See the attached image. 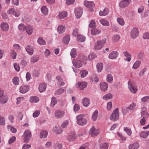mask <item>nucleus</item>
I'll use <instances>...</instances> for the list:
<instances>
[{"instance_id":"c756f323","label":"nucleus","mask_w":149,"mask_h":149,"mask_svg":"<svg viewBox=\"0 0 149 149\" xmlns=\"http://www.w3.org/2000/svg\"><path fill=\"white\" fill-rule=\"evenodd\" d=\"M39 100L38 97L36 96L31 97L30 99V101L31 102L37 103Z\"/></svg>"},{"instance_id":"5701e85b","label":"nucleus","mask_w":149,"mask_h":149,"mask_svg":"<svg viewBox=\"0 0 149 149\" xmlns=\"http://www.w3.org/2000/svg\"><path fill=\"white\" fill-rule=\"evenodd\" d=\"M101 32V30L97 29H91V33L92 35H95L99 34Z\"/></svg>"},{"instance_id":"39448f33","label":"nucleus","mask_w":149,"mask_h":149,"mask_svg":"<svg viewBox=\"0 0 149 149\" xmlns=\"http://www.w3.org/2000/svg\"><path fill=\"white\" fill-rule=\"evenodd\" d=\"M84 5L85 7L88 8L90 12L93 11V8L94 7L95 4L93 1L85 0L84 2Z\"/></svg>"},{"instance_id":"603ef678","label":"nucleus","mask_w":149,"mask_h":149,"mask_svg":"<svg viewBox=\"0 0 149 149\" xmlns=\"http://www.w3.org/2000/svg\"><path fill=\"white\" fill-rule=\"evenodd\" d=\"M81 76V77L84 78L86 77L88 74V72L86 70H81L80 72Z\"/></svg>"},{"instance_id":"6ab92c4d","label":"nucleus","mask_w":149,"mask_h":149,"mask_svg":"<svg viewBox=\"0 0 149 149\" xmlns=\"http://www.w3.org/2000/svg\"><path fill=\"white\" fill-rule=\"evenodd\" d=\"M139 147V144L137 142L134 143L129 146V149H138Z\"/></svg>"},{"instance_id":"5fc2aeb1","label":"nucleus","mask_w":149,"mask_h":149,"mask_svg":"<svg viewBox=\"0 0 149 149\" xmlns=\"http://www.w3.org/2000/svg\"><path fill=\"white\" fill-rule=\"evenodd\" d=\"M63 41L66 44H68L70 40V37L69 36H66L63 38Z\"/></svg>"},{"instance_id":"4468645a","label":"nucleus","mask_w":149,"mask_h":149,"mask_svg":"<svg viewBox=\"0 0 149 149\" xmlns=\"http://www.w3.org/2000/svg\"><path fill=\"white\" fill-rule=\"evenodd\" d=\"M26 30L27 33L29 35H30L32 34L33 28L32 26L30 25H27L26 27Z\"/></svg>"},{"instance_id":"c85d7f7f","label":"nucleus","mask_w":149,"mask_h":149,"mask_svg":"<svg viewBox=\"0 0 149 149\" xmlns=\"http://www.w3.org/2000/svg\"><path fill=\"white\" fill-rule=\"evenodd\" d=\"M65 29L64 26L62 25L59 26L58 27V31L60 34L64 32Z\"/></svg>"},{"instance_id":"69168bd1","label":"nucleus","mask_w":149,"mask_h":149,"mask_svg":"<svg viewBox=\"0 0 149 149\" xmlns=\"http://www.w3.org/2000/svg\"><path fill=\"white\" fill-rule=\"evenodd\" d=\"M73 109L74 111H78L80 109L79 105L77 104H75L74 106Z\"/></svg>"},{"instance_id":"7c9ffc66","label":"nucleus","mask_w":149,"mask_h":149,"mask_svg":"<svg viewBox=\"0 0 149 149\" xmlns=\"http://www.w3.org/2000/svg\"><path fill=\"white\" fill-rule=\"evenodd\" d=\"M109 146L108 144L107 143H102L100 146V149H108Z\"/></svg>"},{"instance_id":"864d4df0","label":"nucleus","mask_w":149,"mask_h":149,"mask_svg":"<svg viewBox=\"0 0 149 149\" xmlns=\"http://www.w3.org/2000/svg\"><path fill=\"white\" fill-rule=\"evenodd\" d=\"M13 84L15 85H18L19 83V79L18 77H15L13 79Z\"/></svg>"},{"instance_id":"a211bd4d","label":"nucleus","mask_w":149,"mask_h":149,"mask_svg":"<svg viewBox=\"0 0 149 149\" xmlns=\"http://www.w3.org/2000/svg\"><path fill=\"white\" fill-rule=\"evenodd\" d=\"M56 79L58 81L57 84L60 86H63L65 84V82L62 81L61 78L60 76H57L56 77Z\"/></svg>"},{"instance_id":"4c0bfd02","label":"nucleus","mask_w":149,"mask_h":149,"mask_svg":"<svg viewBox=\"0 0 149 149\" xmlns=\"http://www.w3.org/2000/svg\"><path fill=\"white\" fill-rule=\"evenodd\" d=\"M38 42L40 45H44L46 44L45 40L42 37H40L38 39Z\"/></svg>"},{"instance_id":"0e129e2a","label":"nucleus","mask_w":149,"mask_h":149,"mask_svg":"<svg viewBox=\"0 0 149 149\" xmlns=\"http://www.w3.org/2000/svg\"><path fill=\"white\" fill-rule=\"evenodd\" d=\"M88 146V144L86 143L82 145L79 149H87Z\"/></svg>"},{"instance_id":"2eb2a0df","label":"nucleus","mask_w":149,"mask_h":149,"mask_svg":"<svg viewBox=\"0 0 149 149\" xmlns=\"http://www.w3.org/2000/svg\"><path fill=\"white\" fill-rule=\"evenodd\" d=\"M83 105L85 107H88L90 104L91 101L90 99L87 97H84L82 100Z\"/></svg>"},{"instance_id":"680f3d73","label":"nucleus","mask_w":149,"mask_h":149,"mask_svg":"<svg viewBox=\"0 0 149 149\" xmlns=\"http://www.w3.org/2000/svg\"><path fill=\"white\" fill-rule=\"evenodd\" d=\"M53 130L57 134H60L62 132V130L60 128L56 130L54 128Z\"/></svg>"},{"instance_id":"de8ad7c7","label":"nucleus","mask_w":149,"mask_h":149,"mask_svg":"<svg viewBox=\"0 0 149 149\" xmlns=\"http://www.w3.org/2000/svg\"><path fill=\"white\" fill-rule=\"evenodd\" d=\"M18 28L20 31H24L26 30V27L24 24H20L18 25Z\"/></svg>"},{"instance_id":"6e6d98bb","label":"nucleus","mask_w":149,"mask_h":149,"mask_svg":"<svg viewBox=\"0 0 149 149\" xmlns=\"http://www.w3.org/2000/svg\"><path fill=\"white\" fill-rule=\"evenodd\" d=\"M112 97V95L111 94H107L103 97V99L104 100H108Z\"/></svg>"},{"instance_id":"ea45409f","label":"nucleus","mask_w":149,"mask_h":149,"mask_svg":"<svg viewBox=\"0 0 149 149\" xmlns=\"http://www.w3.org/2000/svg\"><path fill=\"white\" fill-rule=\"evenodd\" d=\"M64 90L62 88H60L56 90L55 92V94L58 95L61 94L64 92Z\"/></svg>"},{"instance_id":"f3484780","label":"nucleus","mask_w":149,"mask_h":149,"mask_svg":"<svg viewBox=\"0 0 149 149\" xmlns=\"http://www.w3.org/2000/svg\"><path fill=\"white\" fill-rule=\"evenodd\" d=\"M118 53L116 51H113L111 52L109 55V57L111 59H114L116 58L118 56Z\"/></svg>"},{"instance_id":"bb28decb","label":"nucleus","mask_w":149,"mask_h":149,"mask_svg":"<svg viewBox=\"0 0 149 149\" xmlns=\"http://www.w3.org/2000/svg\"><path fill=\"white\" fill-rule=\"evenodd\" d=\"M48 132L45 131L43 130L42 131L40 134V138H45L47 136Z\"/></svg>"},{"instance_id":"338daca9","label":"nucleus","mask_w":149,"mask_h":149,"mask_svg":"<svg viewBox=\"0 0 149 149\" xmlns=\"http://www.w3.org/2000/svg\"><path fill=\"white\" fill-rule=\"evenodd\" d=\"M16 139V137L15 136H13L10 138L8 141V143L10 144L13 142Z\"/></svg>"},{"instance_id":"c03bdc74","label":"nucleus","mask_w":149,"mask_h":149,"mask_svg":"<svg viewBox=\"0 0 149 149\" xmlns=\"http://www.w3.org/2000/svg\"><path fill=\"white\" fill-rule=\"evenodd\" d=\"M98 113V112L97 110H95L93 113L92 116V118L94 121H95L96 120Z\"/></svg>"},{"instance_id":"1a4fd4ad","label":"nucleus","mask_w":149,"mask_h":149,"mask_svg":"<svg viewBox=\"0 0 149 149\" xmlns=\"http://www.w3.org/2000/svg\"><path fill=\"white\" fill-rule=\"evenodd\" d=\"M75 13L76 17L79 18L81 17L83 13L81 7H79L75 9Z\"/></svg>"},{"instance_id":"37998d69","label":"nucleus","mask_w":149,"mask_h":149,"mask_svg":"<svg viewBox=\"0 0 149 149\" xmlns=\"http://www.w3.org/2000/svg\"><path fill=\"white\" fill-rule=\"evenodd\" d=\"M124 130L126 132L127 135L129 136H130L132 133L131 129L128 128L127 127H124Z\"/></svg>"},{"instance_id":"a19ab883","label":"nucleus","mask_w":149,"mask_h":149,"mask_svg":"<svg viewBox=\"0 0 149 149\" xmlns=\"http://www.w3.org/2000/svg\"><path fill=\"white\" fill-rule=\"evenodd\" d=\"M106 79L109 83H111L112 82L113 80V77L111 74H108L107 75Z\"/></svg>"},{"instance_id":"9b49d317","label":"nucleus","mask_w":149,"mask_h":149,"mask_svg":"<svg viewBox=\"0 0 149 149\" xmlns=\"http://www.w3.org/2000/svg\"><path fill=\"white\" fill-rule=\"evenodd\" d=\"M139 34V30L136 28H133L131 31V36L132 38L135 39L138 36Z\"/></svg>"},{"instance_id":"ddd939ff","label":"nucleus","mask_w":149,"mask_h":149,"mask_svg":"<svg viewBox=\"0 0 149 149\" xmlns=\"http://www.w3.org/2000/svg\"><path fill=\"white\" fill-rule=\"evenodd\" d=\"M29 90V86L27 85L22 86L19 88V91L22 93H25L27 92Z\"/></svg>"},{"instance_id":"774afa93","label":"nucleus","mask_w":149,"mask_h":149,"mask_svg":"<svg viewBox=\"0 0 149 149\" xmlns=\"http://www.w3.org/2000/svg\"><path fill=\"white\" fill-rule=\"evenodd\" d=\"M14 67L15 70L17 71H19L20 70V68L19 65L17 63L14 64Z\"/></svg>"},{"instance_id":"f704fd0d","label":"nucleus","mask_w":149,"mask_h":149,"mask_svg":"<svg viewBox=\"0 0 149 149\" xmlns=\"http://www.w3.org/2000/svg\"><path fill=\"white\" fill-rule=\"evenodd\" d=\"M141 61L139 60H137L134 63L132 68L134 69L137 68L140 66L141 64Z\"/></svg>"},{"instance_id":"72a5a7b5","label":"nucleus","mask_w":149,"mask_h":149,"mask_svg":"<svg viewBox=\"0 0 149 149\" xmlns=\"http://www.w3.org/2000/svg\"><path fill=\"white\" fill-rule=\"evenodd\" d=\"M86 38L84 36L80 35L78 36L77 37V39L80 42H84Z\"/></svg>"},{"instance_id":"0eeeda50","label":"nucleus","mask_w":149,"mask_h":149,"mask_svg":"<svg viewBox=\"0 0 149 149\" xmlns=\"http://www.w3.org/2000/svg\"><path fill=\"white\" fill-rule=\"evenodd\" d=\"M131 0H123L119 3V7L122 8L127 6L131 2Z\"/></svg>"},{"instance_id":"f8f14e48","label":"nucleus","mask_w":149,"mask_h":149,"mask_svg":"<svg viewBox=\"0 0 149 149\" xmlns=\"http://www.w3.org/2000/svg\"><path fill=\"white\" fill-rule=\"evenodd\" d=\"M87 83L85 82H78L76 84V86L77 88L79 87L81 90H83L87 86Z\"/></svg>"},{"instance_id":"6e6552de","label":"nucleus","mask_w":149,"mask_h":149,"mask_svg":"<svg viewBox=\"0 0 149 149\" xmlns=\"http://www.w3.org/2000/svg\"><path fill=\"white\" fill-rule=\"evenodd\" d=\"M64 114L65 113L63 111L59 110L56 111L54 113L55 117L57 119L62 118Z\"/></svg>"},{"instance_id":"4d7b16f0","label":"nucleus","mask_w":149,"mask_h":149,"mask_svg":"<svg viewBox=\"0 0 149 149\" xmlns=\"http://www.w3.org/2000/svg\"><path fill=\"white\" fill-rule=\"evenodd\" d=\"M136 106V104L132 103L129 106L127 107V108L130 110H132L135 108Z\"/></svg>"},{"instance_id":"bf43d9fd","label":"nucleus","mask_w":149,"mask_h":149,"mask_svg":"<svg viewBox=\"0 0 149 149\" xmlns=\"http://www.w3.org/2000/svg\"><path fill=\"white\" fill-rule=\"evenodd\" d=\"M78 30L77 28L74 29L73 31L72 34L74 36H78Z\"/></svg>"},{"instance_id":"e433bc0d","label":"nucleus","mask_w":149,"mask_h":149,"mask_svg":"<svg viewBox=\"0 0 149 149\" xmlns=\"http://www.w3.org/2000/svg\"><path fill=\"white\" fill-rule=\"evenodd\" d=\"M97 71L98 72L101 71L103 68V64L102 63H98L97 64Z\"/></svg>"},{"instance_id":"052dcab7","label":"nucleus","mask_w":149,"mask_h":149,"mask_svg":"<svg viewBox=\"0 0 149 149\" xmlns=\"http://www.w3.org/2000/svg\"><path fill=\"white\" fill-rule=\"evenodd\" d=\"M5 123V119L3 117L0 116V124L3 125Z\"/></svg>"},{"instance_id":"3c124183","label":"nucleus","mask_w":149,"mask_h":149,"mask_svg":"<svg viewBox=\"0 0 149 149\" xmlns=\"http://www.w3.org/2000/svg\"><path fill=\"white\" fill-rule=\"evenodd\" d=\"M57 102V101L55 97H53L52 98L51 105L52 107L54 106Z\"/></svg>"},{"instance_id":"393cba45","label":"nucleus","mask_w":149,"mask_h":149,"mask_svg":"<svg viewBox=\"0 0 149 149\" xmlns=\"http://www.w3.org/2000/svg\"><path fill=\"white\" fill-rule=\"evenodd\" d=\"M76 138L75 134L74 133H73L69 135L68 137V139L69 141H72L74 140Z\"/></svg>"},{"instance_id":"aec40b11","label":"nucleus","mask_w":149,"mask_h":149,"mask_svg":"<svg viewBox=\"0 0 149 149\" xmlns=\"http://www.w3.org/2000/svg\"><path fill=\"white\" fill-rule=\"evenodd\" d=\"M100 87L102 91H105L107 90L108 87V85L105 82L101 83Z\"/></svg>"},{"instance_id":"c9c22d12","label":"nucleus","mask_w":149,"mask_h":149,"mask_svg":"<svg viewBox=\"0 0 149 149\" xmlns=\"http://www.w3.org/2000/svg\"><path fill=\"white\" fill-rule=\"evenodd\" d=\"M149 135V131L143 132H141L140 134V136L143 138H146Z\"/></svg>"},{"instance_id":"a18cd8bd","label":"nucleus","mask_w":149,"mask_h":149,"mask_svg":"<svg viewBox=\"0 0 149 149\" xmlns=\"http://www.w3.org/2000/svg\"><path fill=\"white\" fill-rule=\"evenodd\" d=\"M96 57V55L93 52H91L88 56V58L89 60H91L94 59Z\"/></svg>"},{"instance_id":"9d476101","label":"nucleus","mask_w":149,"mask_h":149,"mask_svg":"<svg viewBox=\"0 0 149 149\" xmlns=\"http://www.w3.org/2000/svg\"><path fill=\"white\" fill-rule=\"evenodd\" d=\"M99 130L96 129L94 126L90 130L89 133L91 136L94 137L97 136L99 134Z\"/></svg>"},{"instance_id":"473e14b6","label":"nucleus","mask_w":149,"mask_h":149,"mask_svg":"<svg viewBox=\"0 0 149 149\" xmlns=\"http://www.w3.org/2000/svg\"><path fill=\"white\" fill-rule=\"evenodd\" d=\"M73 63L75 67L77 68H79L82 65L81 61L79 60L77 61L75 63L73 61Z\"/></svg>"},{"instance_id":"b1692460","label":"nucleus","mask_w":149,"mask_h":149,"mask_svg":"<svg viewBox=\"0 0 149 149\" xmlns=\"http://www.w3.org/2000/svg\"><path fill=\"white\" fill-rule=\"evenodd\" d=\"M109 10L107 8H105L103 11H100L99 12V15L100 16H104L108 14Z\"/></svg>"},{"instance_id":"13d9d810","label":"nucleus","mask_w":149,"mask_h":149,"mask_svg":"<svg viewBox=\"0 0 149 149\" xmlns=\"http://www.w3.org/2000/svg\"><path fill=\"white\" fill-rule=\"evenodd\" d=\"M89 26L91 28H95L96 26L95 21L93 20H92L89 24Z\"/></svg>"},{"instance_id":"f257e3e1","label":"nucleus","mask_w":149,"mask_h":149,"mask_svg":"<svg viewBox=\"0 0 149 149\" xmlns=\"http://www.w3.org/2000/svg\"><path fill=\"white\" fill-rule=\"evenodd\" d=\"M77 122L78 124L81 125H85L87 122V120L84 118V116L83 114H80L76 117Z\"/></svg>"},{"instance_id":"09e8293b","label":"nucleus","mask_w":149,"mask_h":149,"mask_svg":"<svg viewBox=\"0 0 149 149\" xmlns=\"http://www.w3.org/2000/svg\"><path fill=\"white\" fill-rule=\"evenodd\" d=\"M8 100V97L7 96H4L3 97L0 99V101L1 103L5 104L6 103Z\"/></svg>"},{"instance_id":"4be33fe9","label":"nucleus","mask_w":149,"mask_h":149,"mask_svg":"<svg viewBox=\"0 0 149 149\" xmlns=\"http://www.w3.org/2000/svg\"><path fill=\"white\" fill-rule=\"evenodd\" d=\"M2 29L4 31H7L8 30L9 26L8 24L6 23H3L1 25Z\"/></svg>"},{"instance_id":"2f4dec72","label":"nucleus","mask_w":149,"mask_h":149,"mask_svg":"<svg viewBox=\"0 0 149 149\" xmlns=\"http://www.w3.org/2000/svg\"><path fill=\"white\" fill-rule=\"evenodd\" d=\"M123 53L125 56L127 58L126 60L128 62H130L131 59V54L127 51L124 52Z\"/></svg>"},{"instance_id":"20e7f679","label":"nucleus","mask_w":149,"mask_h":149,"mask_svg":"<svg viewBox=\"0 0 149 149\" xmlns=\"http://www.w3.org/2000/svg\"><path fill=\"white\" fill-rule=\"evenodd\" d=\"M31 136V132L30 130H25L23 136L24 137V141L25 142H28Z\"/></svg>"},{"instance_id":"79ce46f5","label":"nucleus","mask_w":149,"mask_h":149,"mask_svg":"<svg viewBox=\"0 0 149 149\" xmlns=\"http://www.w3.org/2000/svg\"><path fill=\"white\" fill-rule=\"evenodd\" d=\"M70 55L72 57L74 58L76 56V50L75 49H72L70 53Z\"/></svg>"},{"instance_id":"8fccbe9b","label":"nucleus","mask_w":149,"mask_h":149,"mask_svg":"<svg viewBox=\"0 0 149 149\" xmlns=\"http://www.w3.org/2000/svg\"><path fill=\"white\" fill-rule=\"evenodd\" d=\"M10 54L11 57L13 59H15L16 58L17 54L14 50H11L10 52Z\"/></svg>"},{"instance_id":"423d86ee","label":"nucleus","mask_w":149,"mask_h":149,"mask_svg":"<svg viewBox=\"0 0 149 149\" xmlns=\"http://www.w3.org/2000/svg\"><path fill=\"white\" fill-rule=\"evenodd\" d=\"M128 88L131 92L135 93L137 91V89L135 85L132 82L129 81L128 82Z\"/></svg>"},{"instance_id":"58836bf2","label":"nucleus","mask_w":149,"mask_h":149,"mask_svg":"<svg viewBox=\"0 0 149 149\" xmlns=\"http://www.w3.org/2000/svg\"><path fill=\"white\" fill-rule=\"evenodd\" d=\"M100 22L103 25L105 26H108L109 25V22L105 19H100Z\"/></svg>"},{"instance_id":"49530a36","label":"nucleus","mask_w":149,"mask_h":149,"mask_svg":"<svg viewBox=\"0 0 149 149\" xmlns=\"http://www.w3.org/2000/svg\"><path fill=\"white\" fill-rule=\"evenodd\" d=\"M120 37L119 35H116L114 36L112 38V41L114 42L118 41L120 39Z\"/></svg>"},{"instance_id":"f03ea898","label":"nucleus","mask_w":149,"mask_h":149,"mask_svg":"<svg viewBox=\"0 0 149 149\" xmlns=\"http://www.w3.org/2000/svg\"><path fill=\"white\" fill-rule=\"evenodd\" d=\"M107 38H104L102 40L98 41L97 44L95 46V48L96 50H99L106 43Z\"/></svg>"},{"instance_id":"dca6fc26","label":"nucleus","mask_w":149,"mask_h":149,"mask_svg":"<svg viewBox=\"0 0 149 149\" xmlns=\"http://www.w3.org/2000/svg\"><path fill=\"white\" fill-rule=\"evenodd\" d=\"M25 49L29 55H32L33 54L34 50L32 47L28 45L26 47Z\"/></svg>"},{"instance_id":"a878e982","label":"nucleus","mask_w":149,"mask_h":149,"mask_svg":"<svg viewBox=\"0 0 149 149\" xmlns=\"http://www.w3.org/2000/svg\"><path fill=\"white\" fill-rule=\"evenodd\" d=\"M58 16V17L61 19H63L67 16V13L65 11L59 12Z\"/></svg>"},{"instance_id":"7ed1b4c3","label":"nucleus","mask_w":149,"mask_h":149,"mask_svg":"<svg viewBox=\"0 0 149 149\" xmlns=\"http://www.w3.org/2000/svg\"><path fill=\"white\" fill-rule=\"evenodd\" d=\"M119 117L118 109V108H116L113 112L112 114L111 115L110 119L113 121L117 120Z\"/></svg>"},{"instance_id":"412c9836","label":"nucleus","mask_w":149,"mask_h":149,"mask_svg":"<svg viewBox=\"0 0 149 149\" xmlns=\"http://www.w3.org/2000/svg\"><path fill=\"white\" fill-rule=\"evenodd\" d=\"M46 88V85L45 83H42L39 85V90L41 93L44 91Z\"/></svg>"},{"instance_id":"cd10ccee","label":"nucleus","mask_w":149,"mask_h":149,"mask_svg":"<svg viewBox=\"0 0 149 149\" xmlns=\"http://www.w3.org/2000/svg\"><path fill=\"white\" fill-rule=\"evenodd\" d=\"M42 13L45 15H47L48 13V9L46 6H43L41 8Z\"/></svg>"},{"instance_id":"e2e57ef3","label":"nucleus","mask_w":149,"mask_h":149,"mask_svg":"<svg viewBox=\"0 0 149 149\" xmlns=\"http://www.w3.org/2000/svg\"><path fill=\"white\" fill-rule=\"evenodd\" d=\"M30 60L31 62L34 63L38 61L39 60V58L33 56Z\"/></svg>"}]
</instances>
